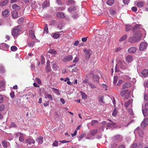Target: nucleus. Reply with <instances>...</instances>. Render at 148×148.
I'll list each match as a JSON object with an SVG mask.
<instances>
[{
	"label": "nucleus",
	"instance_id": "57",
	"mask_svg": "<svg viewBox=\"0 0 148 148\" xmlns=\"http://www.w3.org/2000/svg\"><path fill=\"white\" fill-rule=\"evenodd\" d=\"M10 95L11 97L13 98L14 96V91H12L10 94Z\"/></svg>",
	"mask_w": 148,
	"mask_h": 148
},
{
	"label": "nucleus",
	"instance_id": "17",
	"mask_svg": "<svg viewBox=\"0 0 148 148\" xmlns=\"http://www.w3.org/2000/svg\"><path fill=\"white\" fill-rule=\"evenodd\" d=\"M131 86L130 83L129 82H127L123 85L122 86V88L124 89L129 88Z\"/></svg>",
	"mask_w": 148,
	"mask_h": 148
},
{
	"label": "nucleus",
	"instance_id": "27",
	"mask_svg": "<svg viewBox=\"0 0 148 148\" xmlns=\"http://www.w3.org/2000/svg\"><path fill=\"white\" fill-rule=\"evenodd\" d=\"M128 91V90H127L121 91L120 92V95L121 96L123 97L127 92Z\"/></svg>",
	"mask_w": 148,
	"mask_h": 148
},
{
	"label": "nucleus",
	"instance_id": "15",
	"mask_svg": "<svg viewBox=\"0 0 148 148\" xmlns=\"http://www.w3.org/2000/svg\"><path fill=\"white\" fill-rule=\"evenodd\" d=\"M135 3L136 4V5L138 7L141 8L143 7L145 4L144 1H140L139 2L136 1L135 2Z\"/></svg>",
	"mask_w": 148,
	"mask_h": 148
},
{
	"label": "nucleus",
	"instance_id": "28",
	"mask_svg": "<svg viewBox=\"0 0 148 148\" xmlns=\"http://www.w3.org/2000/svg\"><path fill=\"white\" fill-rule=\"evenodd\" d=\"M115 125V123H114L113 122H112L110 123H107V127H110L111 128L112 127Z\"/></svg>",
	"mask_w": 148,
	"mask_h": 148
},
{
	"label": "nucleus",
	"instance_id": "37",
	"mask_svg": "<svg viewBox=\"0 0 148 148\" xmlns=\"http://www.w3.org/2000/svg\"><path fill=\"white\" fill-rule=\"evenodd\" d=\"M98 123V122L97 120H93L91 122V125L92 126H94L97 125Z\"/></svg>",
	"mask_w": 148,
	"mask_h": 148
},
{
	"label": "nucleus",
	"instance_id": "48",
	"mask_svg": "<svg viewBox=\"0 0 148 148\" xmlns=\"http://www.w3.org/2000/svg\"><path fill=\"white\" fill-rule=\"evenodd\" d=\"M2 145L3 146L5 147H7V143L6 141L4 140L2 142Z\"/></svg>",
	"mask_w": 148,
	"mask_h": 148
},
{
	"label": "nucleus",
	"instance_id": "11",
	"mask_svg": "<svg viewBox=\"0 0 148 148\" xmlns=\"http://www.w3.org/2000/svg\"><path fill=\"white\" fill-rule=\"evenodd\" d=\"M126 61L128 63L131 62L133 60V57L131 55H128L125 58Z\"/></svg>",
	"mask_w": 148,
	"mask_h": 148
},
{
	"label": "nucleus",
	"instance_id": "13",
	"mask_svg": "<svg viewBox=\"0 0 148 148\" xmlns=\"http://www.w3.org/2000/svg\"><path fill=\"white\" fill-rule=\"evenodd\" d=\"M137 132L138 133L140 137H142L143 136V134L142 131L141 130H139L138 127L136 129L134 132V133L135 134Z\"/></svg>",
	"mask_w": 148,
	"mask_h": 148
},
{
	"label": "nucleus",
	"instance_id": "8",
	"mask_svg": "<svg viewBox=\"0 0 148 148\" xmlns=\"http://www.w3.org/2000/svg\"><path fill=\"white\" fill-rule=\"evenodd\" d=\"M73 58V57L72 55H69L64 58L62 60V61L64 62H66L72 60Z\"/></svg>",
	"mask_w": 148,
	"mask_h": 148
},
{
	"label": "nucleus",
	"instance_id": "47",
	"mask_svg": "<svg viewBox=\"0 0 148 148\" xmlns=\"http://www.w3.org/2000/svg\"><path fill=\"white\" fill-rule=\"evenodd\" d=\"M60 34L58 33H55L53 35V37L55 39H57L60 36Z\"/></svg>",
	"mask_w": 148,
	"mask_h": 148
},
{
	"label": "nucleus",
	"instance_id": "4",
	"mask_svg": "<svg viewBox=\"0 0 148 148\" xmlns=\"http://www.w3.org/2000/svg\"><path fill=\"white\" fill-rule=\"evenodd\" d=\"M147 45L148 44L146 42H143L140 44L139 47V49L140 51H144L146 49Z\"/></svg>",
	"mask_w": 148,
	"mask_h": 148
},
{
	"label": "nucleus",
	"instance_id": "32",
	"mask_svg": "<svg viewBox=\"0 0 148 148\" xmlns=\"http://www.w3.org/2000/svg\"><path fill=\"white\" fill-rule=\"evenodd\" d=\"M75 2L73 0H69L67 2V4L68 5H73L75 3Z\"/></svg>",
	"mask_w": 148,
	"mask_h": 148
},
{
	"label": "nucleus",
	"instance_id": "31",
	"mask_svg": "<svg viewBox=\"0 0 148 148\" xmlns=\"http://www.w3.org/2000/svg\"><path fill=\"white\" fill-rule=\"evenodd\" d=\"M52 89L54 92V93L58 95H60V93L59 90L54 88H52Z\"/></svg>",
	"mask_w": 148,
	"mask_h": 148
},
{
	"label": "nucleus",
	"instance_id": "50",
	"mask_svg": "<svg viewBox=\"0 0 148 148\" xmlns=\"http://www.w3.org/2000/svg\"><path fill=\"white\" fill-rule=\"evenodd\" d=\"M48 53L52 54H55L56 53V52L55 50L53 49H51L49 50Z\"/></svg>",
	"mask_w": 148,
	"mask_h": 148
},
{
	"label": "nucleus",
	"instance_id": "12",
	"mask_svg": "<svg viewBox=\"0 0 148 148\" xmlns=\"http://www.w3.org/2000/svg\"><path fill=\"white\" fill-rule=\"evenodd\" d=\"M148 125V119L146 118L143 121L141 124V126L145 127Z\"/></svg>",
	"mask_w": 148,
	"mask_h": 148
},
{
	"label": "nucleus",
	"instance_id": "64",
	"mask_svg": "<svg viewBox=\"0 0 148 148\" xmlns=\"http://www.w3.org/2000/svg\"><path fill=\"white\" fill-rule=\"evenodd\" d=\"M123 82V81L122 80L119 79L118 81V83L117 84V85L119 86Z\"/></svg>",
	"mask_w": 148,
	"mask_h": 148
},
{
	"label": "nucleus",
	"instance_id": "30",
	"mask_svg": "<svg viewBox=\"0 0 148 148\" xmlns=\"http://www.w3.org/2000/svg\"><path fill=\"white\" fill-rule=\"evenodd\" d=\"M24 140V135L23 134H20V135L19 136V140L20 142H23Z\"/></svg>",
	"mask_w": 148,
	"mask_h": 148
},
{
	"label": "nucleus",
	"instance_id": "24",
	"mask_svg": "<svg viewBox=\"0 0 148 148\" xmlns=\"http://www.w3.org/2000/svg\"><path fill=\"white\" fill-rule=\"evenodd\" d=\"M50 61L49 60L47 61V72L50 71L51 70L50 67L49 66Z\"/></svg>",
	"mask_w": 148,
	"mask_h": 148
},
{
	"label": "nucleus",
	"instance_id": "16",
	"mask_svg": "<svg viewBox=\"0 0 148 148\" xmlns=\"http://www.w3.org/2000/svg\"><path fill=\"white\" fill-rule=\"evenodd\" d=\"M148 75V70L145 69L141 72V77H145Z\"/></svg>",
	"mask_w": 148,
	"mask_h": 148
},
{
	"label": "nucleus",
	"instance_id": "6",
	"mask_svg": "<svg viewBox=\"0 0 148 148\" xmlns=\"http://www.w3.org/2000/svg\"><path fill=\"white\" fill-rule=\"evenodd\" d=\"M125 63L124 62H123L121 63V65H120V63H119L118 64L116 65V66L115 68V72H117L119 71V70L118 68L117 67V66H120V68L122 69H124L125 68V67L122 66V65H123L124 64H125Z\"/></svg>",
	"mask_w": 148,
	"mask_h": 148
},
{
	"label": "nucleus",
	"instance_id": "1",
	"mask_svg": "<svg viewBox=\"0 0 148 148\" xmlns=\"http://www.w3.org/2000/svg\"><path fill=\"white\" fill-rule=\"evenodd\" d=\"M141 36V33L140 31H138L137 33H134L132 37H130L128 40L131 43H132L139 41Z\"/></svg>",
	"mask_w": 148,
	"mask_h": 148
},
{
	"label": "nucleus",
	"instance_id": "52",
	"mask_svg": "<svg viewBox=\"0 0 148 148\" xmlns=\"http://www.w3.org/2000/svg\"><path fill=\"white\" fill-rule=\"evenodd\" d=\"M4 98L3 96L1 95H0V103H2L4 101Z\"/></svg>",
	"mask_w": 148,
	"mask_h": 148
},
{
	"label": "nucleus",
	"instance_id": "55",
	"mask_svg": "<svg viewBox=\"0 0 148 148\" xmlns=\"http://www.w3.org/2000/svg\"><path fill=\"white\" fill-rule=\"evenodd\" d=\"M5 106L3 104H1L0 105V111H3L4 108Z\"/></svg>",
	"mask_w": 148,
	"mask_h": 148
},
{
	"label": "nucleus",
	"instance_id": "21",
	"mask_svg": "<svg viewBox=\"0 0 148 148\" xmlns=\"http://www.w3.org/2000/svg\"><path fill=\"white\" fill-rule=\"evenodd\" d=\"M99 77L97 75H94L93 77V79L94 81H96L98 83L99 82Z\"/></svg>",
	"mask_w": 148,
	"mask_h": 148
},
{
	"label": "nucleus",
	"instance_id": "34",
	"mask_svg": "<svg viewBox=\"0 0 148 148\" xmlns=\"http://www.w3.org/2000/svg\"><path fill=\"white\" fill-rule=\"evenodd\" d=\"M98 130H94L90 132V134L93 136L95 135L97 132Z\"/></svg>",
	"mask_w": 148,
	"mask_h": 148
},
{
	"label": "nucleus",
	"instance_id": "5",
	"mask_svg": "<svg viewBox=\"0 0 148 148\" xmlns=\"http://www.w3.org/2000/svg\"><path fill=\"white\" fill-rule=\"evenodd\" d=\"M114 139L115 140L114 142H116V143L115 145H112V147L113 148L115 147L116 146V143H118L119 142H120L121 140V136L119 135H117L115 136L114 137Z\"/></svg>",
	"mask_w": 148,
	"mask_h": 148
},
{
	"label": "nucleus",
	"instance_id": "49",
	"mask_svg": "<svg viewBox=\"0 0 148 148\" xmlns=\"http://www.w3.org/2000/svg\"><path fill=\"white\" fill-rule=\"evenodd\" d=\"M131 27L130 25H127L125 26V30L126 31H128L131 29Z\"/></svg>",
	"mask_w": 148,
	"mask_h": 148
},
{
	"label": "nucleus",
	"instance_id": "45",
	"mask_svg": "<svg viewBox=\"0 0 148 148\" xmlns=\"http://www.w3.org/2000/svg\"><path fill=\"white\" fill-rule=\"evenodd\" d=\"M109 12L110 14L112 15H113L115 14V11L112 9H110L109 10Z\"/></svg>",
	"mask_w": 148,
	"mask_h": 148
},
{
	"label": "nucleus",
	"instance_id": "29",
	"mask_svg": "<svg viewBox=\"0 0 148 148\" xmlns=\"http://www.w3.org/2000/svg\"><path fill=\"white\" fill-rule=\"evenodd\" d=\"M143 113L144 116H146L148 115V110L145 109L143 110Z\"/></svg>",
	"mask_w": 148,
	"mask_h": 148
},
{
	"label": "nucleus",
	"instance_id": "43",
	"mask_svg": "<svg viewBox=\"0 0 148 148\" xmlns=\"http://www.w3.org/2000/svg\"><path fill=\"white\" fill-rule=\"evenodd\" d=\"M5 86V82L4 81H0V88L2 87H4Z\"/></svg>",
	"mask_w": 148,
	"mask_h": 148
},
{
	"label": "nucleus",
	"instance_id": "44",
	"mask_svg": "<svg viewBox=\"0 0 148 148\" xmlns=\"http://www.w3.org/2000/svg\"><path fill=\"white\" fill-rule=\"evenodd\" d=\"M40 57L41 58V64H43L45 62V58L43 56H41Z\"/></svg>",
	"mask_w": 148,
	"mask_h": 148
},
{
	"label": "nucleus",
	"instance_id": "62",
	"mask_svg": "<svg viewBox=\"0 0 148 148\" xmlns=\"http://www.w3.org/2000/svg\"><path fill=\"white\" fill-rule=\"evenodd\" d=\"M103 96H102L99 98V101L100 102H103Z\"/></svg>",
	"mask_w": 148,
	"mask_h": 148
},
{
	"label": "nucleus",
	"instance_id": "61",
	"mask_svg": "<svg viewBox=\"0 0 148 148\" xmlns=\"http://www.w3.org/2000/svg\"><path fill=\"white\" fill-rule=\"evenodd\" d=\"M128 110V111L132 115L133 114V112L132 111V109L131 108H130L128 110Z\"/></svg>",
	"mask_w": 148,
	"mask_h": 148
},
{
	"label": "nucleus",
	"instance_id": "2",
	"mask_svg": "<svg viewBox=\"0 0 148 148\" xmlns=\"http://www.w3.org/2000/svg\"><path fill=\"white\" fill-rule=\"evenodd\" d=\"M21 30V27L20 26H18L14 27L12 32V34L14 37L15 36H16L18 34Z\"/></svg>",
	"mask_w": 148,
	"mask_h": 148
},
{
	"label": "nucleus",
	"instance_id": "59",
	"mask_svg": "<svg viewBox=\"0 0 148 148\" xmlns=\"http://www.w3.org/2000/svg\"><path fill=\"white\" fill-rule=\"evenodd\" d=\"M144 100L146 101H148V95L147 94H145L144 97Z\"/></svg>",
	"mask_w": 148,
	"mask_h": 148
},
{
	"label": "nucleus",
	"instance_id": "42",
	"mask_svg": "<svg viewBox=\"0 0 148 148\" xmlns=\"http://www.w3.org/2000/svg\"><path fill=\"white\" fill-rule=\"evenodd\" d=\"M29 42L27 43V44L29 47H32L34 45V42Z\"/></svg>",
	"mask_w": 148,
	"mask_h": 148
},
{
	"label": "nucleus",
	"instance_id": "41",
	"mask_svg": "<svg viewBox=\"0 0 148 148\" xmlns=\"http://www.w3.org/2000/svg\"><path fill=\"white\" fill-rule=\"evenodd\" d=\"M118 79V77L117 76H116L114 77V80L113 82V84H115L116 83Z\"/></svg>",
	"mask_w": 148,
	"mask_h": 148
},
{
	"label": "nucleus",
	"instance_id": "19",
	"mask_svg": "<svg viewBox=\"0 0 148 148\" xmlns=\"http://www.w3.org/2000/svg\"><path fill=\"white\" fill-rule=\"evenodd\" d=\"M29 36L32 39L36 37L34 35V32L32 30H30L29 31Z\"/></svg>",
	"mask_w": 148,
	"mask_h": 148
},
{
	"label": "nucleus",
	"instance_id": "63",
	"mask_svg": "<svg viewBox=\"0 0 148 148\" xmlns=\"http://www.w3.org/2000/svg\"><path fill=\"white\" fill-rule=\"evenodd\" d=\"M2 45L3 46L5 47L6 48H8L9 47V46L8 45L5 43H3L2 44Z\"/></svg>",
	"mask_w": 148,
	"mask_h": 148
},
{
	"label": "nucleus",
	"instance_id": "25",
	"mask_svg": "<svg viewBox=\"0 0 148 148\" xmlns=\"http://www.w3.org/2000/svg\"><path fill=\"white\" fill-rule=\"evenodd\" d=\"M80 92L83 99H85L87 98V96L84 92L82 91H80Z\"/></svg>",
	"mask_w": 148,
	"mask_h": 148
},
{
	"label": "nucleus",
	"instance_id": "38",
	"mask_svg": "<svg viewBox=\"0 0 148 148\" xmlns=\"http://www.w3.org/2000/svg\"><path fill=\"white\" fill-rule=\"evenodd\" d=\"M118 112V110H116V108H115L112 112V115L114 116H116Z\"/></svg>",
	"mask_w": 148,
	"mask_h": 148
},
{
	"label": "nucleus",
	"instance_id": "40",
	"mask_svg": "<svg viewBox=\"0 0 148 148\" xmlns=\"http://www.w3.org/2000/svg\"><path fill=\"white\" fill-rule=\"evenodd\" d=\"M8 0H4L0 4V5L2 6H4L8 3Z\"/></svg>",
	"mask_w": 148,
	"mask_h": 148
},
{
	"label": "nucleus",
	"instance_id": "26",
	"mask_svg": "<svg viewBox=\"0 0 148 148\" xmlns=\"http://www.w3.org/2000/svg\"><path fill=\"white\" fill-rule=\"evenodd\" d=\"M114 3V0H108L106 1L107 4L109 6L112 5Z\"/></svg>",
	"mask_w": 148,
	"mask_h": 148
},
{
	"label": "nucleus",
	"instance_id": "7",
	"mask_svg": "<svg viewBox=\"0 0 148 148\" xmlns=\"http://www.w3.org/2000/svg\"><path fill=\"white\" fill-rule=\"evenodd\" d=\"M76 10V8L75 6L70 7L68 9V11L70 12L71 14H73L75 13Z\"/></svg>",
	"mask_w": 148,
	"mask_h": 148
},
{
	"label": "nucleus",
	"instance_id": "56",
	"mask_svg": "<svg viewBox=\"0 0 148 148\" xmlns=\"http://www.w3.org/2000/svg\"><path fill=\"white\" fill-rule=\"evenodd\" d=\"M137 146V144L136 143H134L132 144L130 148H136Z\"/></svg>",
	"mask_w": 148,
	"mask_h": 148
},
{
	"label": "nucleus",
	"instance_id": "18",
	"mask_svg": "<svg viewBox=\"0 0 148 148\" xmlns=\"http://www.w3.org/2000/svg\"><path fill=\"white\" fill-rule=\"evenodd\" d=\"M9 11L7 9L5 10L4 11L2 12L3 15L5 17L8 16L9 15Z\"/></svg>",
	"mask_w": 148,
	"mask_h": 148
},
{
	"label": "nucleus",
	"instance_id": "54",
	"mask_svg": "<svg viewBox=\"0 0 148 148\" xmlns=\"http://www.w3.org/2000/svg\"><path fill=\"white\" fill-rule=\"evenodd\" d=\"M88 84L90 86L91 88L92 89L96 88V86H95V85L92 83H89Z\"/></svg>",
	"mask_w": 148,
	"mask_h": 148
},
{
	"label": "nucleus",
	"instance_id": "14",
	"mask_svg": "<svg viewBox=\"0 0 148 148\" xmlns=\"http://www.w3.org/2000/svg\"><path fill=\"white\" fill-rule=\"evenodd\" d=\"M137 48L135 47H132L129 48L128 50L129 53H134L136 51Z\"/></svg>",
	"mask_w": 148,
	"mask_h": 148
},
{
	"label": "nucleus",
	"instance_id": "51",
	"mask_svg": "<svg viewBox=\"0 0 148 148\" xmlns=\"http://www.w3.org/2000/svg\"><path fill=\"white\" fill-rule=\"evenodd\" d=\"M53 67L54 70H57L58 69V66L56 64H54L53 65Z\"/></svg>",
	"mask_w": 148,
	"mask_h": 148
},
{
	"label": "nucleus",
	"instance_id": "39",
	"mask_svg": "<svg viewBox=\"0 0 148 148\" xmlns=\"http://www.w3.org/2000/svg\"><path fill=\"white\" fill-rule=\"evenodd\" d=\"M5 20L3 19L0 20V26H2L5 25Z\"/></svg>",
	"mask_w": 148,
	"mask_h": 148
},
{
	"label": "nucleus",
	"instance_id": "58",
	"mask_svg": "<svg viewBox=\"0 0 148 148\" xmlns=\"http://www.w3.org/2000/svg\"><path fill=\"white\" fill-rule=\"evenodd\" d=\"M23 18H21L19 19L18 21V23L19 24L21 23L22 22L23 20Z\"/></svg>",
	"mask_w": 148,
	"mask_h": 148
},
{
	"label": "nucleus",
	"instance_id": "35",
	"mask_svg": "<svg viewBox=\"0 0 148 148\" xmlns=\"http://www.w3.org/2000/svg\"><path fill=\"white\" fill-rule=\"evenodd\" d=\"M127 37V35L126 34L124 35L119 40V41L120 42L122 41L125 40Z\"/></svg>",
	"mask_w": 148,
	"mask_h": 148
},
{
	"label": "nucleus",
	"instance_id": "33",
	"mask_svg": "<svg viewBox=\"0 0 148 148\" xmlns=\"http://www.w3.org/2000/svg\"><path fill=\"white\" fill-rule=\"evenodd\" d=\"M37 141L40 144H42L43 142L42 137L40 136L38 138L37 140Z\"/></svg>",
	"mask_w": 148,
	"mask_h": 148
},
{
	"label": "nucleus",
	"instance_id": "53",
	"mask_svg": "<svg viewBox=\"0 0 148 148\" xmlns=\"http://www.w3.org/2000/svg\"><path fill=\"white\" fill-rule=\"evenodd\" d=\"M0 71L2 73L4 72V68L1 65H0Z\"/></svg>",
	"mask_w": 148,
	"mask_h": 148
},
{
	"label": "nucleus",
	"instance_id": "10",
	"mask_svg": "<svg viewBox=\"0 0 148 148\" xmlns=\"http://www.w3.org/2000/svg\"><path fill=\"white\" fill-rule=\"evenodd\" d=\"M133 102L132 99H131L128 101H126L125 103V107L127 108L129 106L130 107H132V103Z\"/></svg>",
	"mask_w": 148,
	"mask_h": 148
},
{
	"label": "nucleus",
	"instance_id": "22",
	"mask_svg": "<svg viewBox=\"0 0 148 148\" xmlns=\"http://www.w3.org/2000/svg\"><path fill=\"white\" fill-rule=\"evenodd\" d=\"M12 16L13 18H16L18 17V12L16 11H13L12 13Z\"/></svg>",
	"mask_w": 148,
	"mask_h": 148
},
{
	"label": "nucleus",
	"instance_id": "20",
	"mask_svg": "<svg viewBox=\"0 0 148 148\" xmlns=\"http://www.w3.org/2000/svg\"><path fill=\"white\" fill-rule=\"evenodd\" d=\"M56 15L59 18H63L64 17V14L62 12H58L57 13Z\"/></svg>",
	"mask_w": 148,
	"mask_h": 148
},
{
	"label": "nucleus",
	"instance_id": "60",
	"mask_svg": "<svg viewBox=\"0 0 148 148\" xmlns=\"http://www.w3.org/2000/svg\"><path fill=\"white\" fill-rule=\"evenodd\" d=\"M9 136V138L8 139V140H12L13 138V135L11 134H10Z\"/></svg>",
	"mask_w": 148,
	"mask_h": 148
},
{
	"label": "nucleus",
	"instance_id": "3",
	"mask_svg": "<svg viewBox=\"0 0 148 148\" xmlns=\"http://www.w3.org/2000/svg\"><path fill=\"white\" fill-rule=\"evenodd\" d=\"M84 51L85 53V57L87 60H89L90 56L92 53V52L90 50H87L86 49H84Z\"/></svg>",
	"mask_w": 148,
	"mask_h": 148
},
{
	"label": "nucleus",
	"instance_id": "9",
	"mask_svg": "<svg viewBox=\"0 0 148 148\" xmlns=\"http://www.w3.org/2000/svg\"><path fill=\"white\" fill-rule=\"evenodd\" d=\"M25 142L30 145L34 144L35 143V140L31 138H28L25 140Z\"/></svg>",
	"mask_w": 148,
	"mask_h": 148
},
{
	"label": "nucleus",
	"instance_id": "23",
	"mask_svg": "<svg viewBox=\"0 0 148 148\" xmlns=\"http://www.w3.org/2000/svg\"><path fill=\"white\" fill-rule=\"evenodd\" d=\"M12 7L13 9L14 10H18L21 9V7L16 4H13L12 5Z\"/></svg>",
	"mask_w": 148,
	"mask_h": 148
},
{
	"label": "nucleus",
	"instance_id": "46",
	"mask_svg": "<svg viewBox=\"0 0 148 148\" xmlns=\"http://www.w3.org/2000/svg\"><path fill=\"white\" fill-rule=\"evenodd\" d=\"M11 49L12 51H16L17 49V48L16 46H13L11 47Z\"/></svg>",
	"mask_w": 148,
	"mask_h": 148
},
{
	"label": "nucleus",
	"instance_id": "36",
	"mask_svg": "<svg viewBox=\"0 0 148 148\" xmlns=\"http://www.w3.org/2000/svg\"><path fill=\"white\" fill-rule=\"evenodd\" d=\"M58 142L57 140H55L52 144V145L53 147H57L58 146ZM59 145H60V144H59Z\"/></svg>",
	"mask_w": 148,
	"mask_h": 148
}]
</instances>
